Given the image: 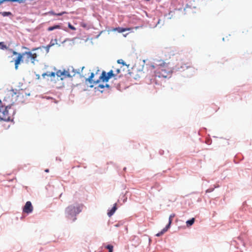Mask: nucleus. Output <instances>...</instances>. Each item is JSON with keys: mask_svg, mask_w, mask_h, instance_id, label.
Instances as JSON below:
<instances>
[{"mask_svg": "<svg viewBox=\"0 0 252 252\" xmlns=\"http://www.w3.org/2000/svg\"><path fill=\"white\" fill-rule=\"evenodd\" d=\"M214 190V188H211L207 189L206 191V193L211 192Z\"/></svg>", "mask_w": 252, "mask_h": 252, "instance_id": "obj_28", "label": "nucleus"}, {"mask_svg": "<svg viewBox=\"0 0 252 252\" xmlns=\"http://www.w3.org/2000/svg\"><path fill=\"white\" fill-rule=\"evenodd\" d=\"M49 170L48 169H45V171L46 172H49Z\"/></svg>", "mask_w": 252, "mask_h": 252, "instance_id": "obj_38", "label": "nucleus"}, {"mask_svg": "<svg viewBox=\"0 0 252 252\" xmlns=\"http://www.w3.org/2000/svg\"><path fill=\"white\" fill-rule=\"evenodd\" d=\"M116 76V74H114L112 70H110L108 73H106L105 71H102L101 75L100 76V79L103 82H107L109 80Z\"/></svg>", "mask_w": 252, "mask_h": 252, "instance_id": "obj_4", "label": "nucleus"}, {"mask_svg": "<svg viewBox=\"0 0 252 252\" xmlns=\"http://www.w3.org/2000/svg\"><path fill=\"white\" fill-rule=\"evenodd\" d=\"M105 248L108 250L109 252H113V246L112 245H107Z\"/></svg>", "mask_w": 252, "mask_h": 252, "instance_id": "obj_22", "label": "nucleus"}, {"mask_svg": "<svg viewBox=\"0 0 252 252\" xmlns=\"http://www.w3.org/2000/svg\"><path fill=\"white\" fill-rule=\"evenodd\" d=\"M19 54V53H17V52H16V51H14L13 52V55H18V54Z\"/></svg>", "mask_w": 252, "mask_h": 252, "instance_id": "obj_33", "label": "nucleus"}, {"mask_svg": "<svg viewBox=\"0 0 252 252\" xmlns=\"http://www.w3.org/2000/svg\"><path fill=\"white\" fill-rule=\"evenodd\" d=\"M169 228H170L169 227V225H166V226L163 229H162V230L160 232H159L158 233H157L156 235V236H157V237L161 236L165 232H166Z\"/></svg>", "mask_w": 252, "mask_h": 252, "instance_id": "obj_10", "label": "nucleus"}, {"mask_svg": "<svg viewBox=\"0 0 252 252\" xmlns=\"http://www.w3.org/2000/svg\"><path fill=\"white\" fill-rule=\"evenodd\" d=\"M222 40H223V41H224V37H223V38H222Z\"/></svg>", "mask_w": 252, "mask_h": 252, "instance_id": "obj_40", "label": "nucleus"}, {"mask_svg": "<svg viewBox=\"0 0 252 252\" xmlns=\"http://www.w3.org/2000/svg\"><path fill=\"white\" fill-rule=\"evenodd\" d=\"M169 228H170L169 227V225H166V226L163 229H162V230L160 232H159L158 233H157L156 235V236H157V237L161 236L165 232H166Z\"/></svg>", "mask_w": 252, "mask_h": 252, "instance_id": "obj_11", "label": "nucleus"}, {"mask_svg": "<svg viewBox=\"0 0 252 252\" xmlns=\"http://www.w3.org/2000/svg\"><path fill=\"white\" fill-rule=\"evenodd\" d=\"M23 54H22L19 53L16 59L15 60V68L16 70L18 69L19 64L21 63V62H23Z\"/></svg>", "mask_w": 252, "mask_h": 252, "instance_id": "obj_7", "label": "nucleus"}, {"mask_svg": "<svg viewBox=\"0 0 252 252\" xmlns=\"http://www.w3.org/2000/svg\"><path fill=\"white\" fill-rule=\"evenodd\" d=\"M104 88L105 87L107 88H110V85L108 84H106L105 85H104Z\"/></svg>", "mask_w": 252, "mask_h": 252, "instance_id": "obj_32", "label": "nucleus"}, {"mask_svg": "<svg viewBox=\"0 0 252 252\" xmlns=\"http://www.w3.org/2000/svg\"><path fill=\"white\" fill-rule=\"evenodd\" d=\"M23 56L26 55H27V58L29 59L31 58V57H32V54L31 52L30 51H29V52H25L24 53H23Z\"/></svg>", "mask_w": 252, "mask_h": 252, "instance_id": "obj_21", "label": "nucleus"}, {"mask_svg": "<svg viewBox=\"0 0 252 252\" xmlns=\"http://www.w3.org/2000/svg\"><path fill=\"white\" fill-rule=\"evenodd\" d=\"M195 221V219L194 218H192L189 220H188L186 221V224L188 227H189L193 225V224L194 223Z\"/></svg>", "mask_w": 252, "mask_h": 252, "instance_id": "obj_15", "label": "nucleus"}, {"mask_svg": "<svg viewBox=\"0 0 252 252\" xmlns=\"http://www.w3.org/2000/svg\"><path fill=\"white\" fill-rule=\"evenodd\" d=\"M66 12L65 11L62 12L58 13H55L53 11H50L46 13H45V15H57V16H62L64 13H66Z\"/></svg>", "mask_w": 252, "mask_h": 252, "instance_id": "obj_13", "label": "nucleus"}, {"mask_svg": "<svg viewBox=\"0 0 252 252\" xmlns=\"http://www.w3.org/2000/svg\"><path fill=\"white\" fill-rule=\"evenodd\" d=\"M33 211V207L31 201H27L23 208V212L28 214L31 213Z\"/></svg>", "mask_w": 252, "mask_h": 252, "instance_id": "obj_6", "label": "nucleus"}, {"mask_svg": "<svg viewBox=\"0 0 252 252\" xmlns=\"http://www.w3.org/2000/svg\"><path fill=\"white\" fill-rule=\"evenodd\" d=\"M94 74L93 72H92V73H91V75L89 77V78L86 79L85 82H86V83L88 82L90 84V85L89 86V87L90 88H93L94 87V85L93 84V82L94 81L93 80V78L94 77Z\"/></svg>", "mask_w": 252, "mask_h": 252, "instance_id": "obj_8", "label": "nucleus"}, {"mask_svg": "<svg viewBox=\"0 0 252 252\" xmlns=\"http://www.w3.org/2000/svg\"><path fill=\"white\" fill-rule=\"evenodd\" d=\"M68 69H70V73L72 74V77L74 76L76 73H80L79 69H75L72 66L68 67Z\"/></svg>", "mask_w": 252, "mask_h": 252, "instance_id": "obj_12", "label": "nucleus"}, {"mask_svg": "<svg viewBox=\"0 0 252 252\" xmlns=\"http://www.w3.org/2000/svg\"><path fill=\"white\" fill-rule=\"evenodd\" d=\"M54 44L53 43V44H50L49 45H48L47 46H42L43 48H45L46 49V51L47 53H48L49 51V49H50V48L53 45H54Z\"/></svg>", "mask_w": 252, "mask_h": 252, "instance_id": "obj_23", "label": "nucleus"}, {"mask_svg": "<svg viewBox=\"0 0 252 252\" xmlns=\"http://www.w3.org/2000/svg\"><path fill=\"white\" fill-rule=\"evenodd\" d=\"M48 74L47 73H44L43 74H42V76L44 77L46 75H47L48 76Z\"/></svg>", "mask_w": 252, "mask_h": 252, "instance_id": "obj_34", "label": "nucleus"}, {"mask_svg": "<svg viewBox=\"0 0 252 252\" xmlns=\"http://www.w3.org/2000/svg\"><path fill=\"white\" fill-rule=\"evenodd\" d=\"M175 216V215L174 214H172L170 215L169 217V221L167 225H169V227L171 226V224L172 221V219Z\"/></svg>", "mask_w": 252, "mask_h": 252, "instance_id": "obj_19", "label": "nucleus"}, {"mask_svg": "<svg viewBox=\"0 0 252 252\" xmlns=\"http://www.w3.org/2000/svg\"><path fill=\"white\" fill-rule=\"evenodd\" d=\"M84 66H83V67H82V70H83V69H84Z\"/></svg>", "mask_w": 252, "mask_h": 252, "instance_id": "obj_42", "label": "nucleus"}, {"mask_svg": "<svg viewBox=\"0 0 252 252\" xmlns=\"http://www.w3.org/2000/svg\"><path fill=\"white\" fill-rule=\"evenodd\" d=\"M0 49L4 50L7 49V46L4 44L3 42H0Z\"/></svg>", "mask_w": 252, "mask_h": 252, "instance_id": "obj_24", "label": "nucleus"}, {"mask_svg": "<svg viewBox=\"0 0 252 252\" xmlns=\"http://www.w3.org/2000/svg\"><path fill=\"white\" fill-rule=\"evenodd\" d=\"M33 55H34V58L35 59L36 58V57H37L36 54L34 53Z\"/></svg>", "mask_w": 252, "mask_h": 252, "instance_id": "obj_35", "label": "nucleus"}, {"mask_svg": "<svg viewBox=\"0 0 252 252\" xmlns=\"http://www.w3.org/2000/svg\"><path fill=\"white\" fill-rule=\"evenodd\" d=\"M120 69H117V70H116V72H117V74L119 73H120Z\"/></svg>", "mask_w": 252, "mask_h": 252, "instance_id": "obj_36", "label": "nucleus"}, {"mask_svg": "<svg viewBox=\"0 0 252 252\" xmlns=\"http://www.w3.org/2000/svg\"><path fill=\"white\" fill-rule=\"evenodd\" d=\"M190 69L191 70V71L194 72V69L193 68H190Z\"/></svg>", "mask_w": 252, "mask_h": 252, "instance_id": "obj_37", "label": "nucleus"}, {"mask_svg": "<svg viewBox=\"0 0 252 252\" xmlns=\"http://www.w3.org/2000/svg\"><path fill=\"white\" fill-rule=\"evenodd\" d=\"M104 88V85L103 84H99L98 85L97 87H96L94 88V90H95V91H99L101 93H103V91L102 90H100V89H103Z\"/></svg>", "mask_w": 252, "mask_h": 252, "instance_id": "obj_17", "label": "nucleus"}, {"mask_svg": "<svg viewBox=\"0 0 252 252\" xmlns=\"http://www.w3.org/2000/svg\"><path fill=\"white\" fill-rule=\"evenodd\" d=\"M4 2H17L19 3H20L19 0H0V5Z\"/></svg>", "mask_w": 252, "mask_h": 252, "instance_id": "obj_18", "label": "nucleus"}, {"mask_svg": "<svg viewBox=\"0 0 252 252\" xmlns=\"http://www.w3.org/2000/svg\"><path fill=\"white\" fill-rule=\"evenodd\" d=\"M56 75L58 77H61L62 80L67 77H72V74L70 73V69H67V70H64L63 71L59 70L56 72Z\"/></svg>", "mask_w": 252, "mask_h": 252, "instance_id": "obj_5", "label": "nucleus"}, {"mask_svg": "<svg viewBox=\"0 0 252 252\" xmlns=\"http://www.w3.org/2000/svg\"><path fill=\"white\" fill-rule=\"evenodd\" d=\"M36 49H37V48H34V49H33L32 50L34 51V50H36Z\"/></svg>", "mask_w": 252, "mask_h": 252, "instance_id": "obj_39", "label": "nucleus"}, {"mask_svg": "<svg viewBox=\"0 0 252 252\" xmlns=\"http://www.w3.org/2000/svg\"><path fill=\"white\" fill-rule=\"evenodd\" d=\"M68 28L70 29H71L72 30H75V28L72 26L70 23H68Z\"/></svg>", "mask_w": 252, "mask_h": 252, "instance_id": "obj_26", "label": "nucleus"}, {"mask_svg": "<svg viewBox=\"0 0 252 252\" xmlns=\"http://www.w3.org/2000/svg\"><path fill=\"white\" fill-rule=\"evenodd\" d=\"M56 74V73L52 72L49 73L48 76H50V77H55Z\"/></svg>", "mask_w": 252, "mask_h": 252, "instance_id": "obj_30", "label": "nucleus"}, {"mask_svg": "<svg viewBox=\"0 0 252 252\" xmlns=\"http://www.w3.org/2000/svg\"><path fill=\"white\" fill-rule=\"evenodd\" d=\"M82 208L83 205L78 203L69 205L65 210V217L72 222L75 221L77 220V215L82 212Z\"/></svg>", "mask_w": 252, "mask_h": 252, "instance_id": "obj_2", "label": "nucleus"}, {"mask_svg": "<svg viewBox=\"0 0 252 252\" xmlns=\"http://www.w3.org/2000/svg\"><path fill=\"white\" fill-rule=\"evenodd\" d=\"M0 14H1L3 17L12 16V13L9 11L0 12Z\"/></svg>", "mask_w": 252, "mask_h": 252, "instance_id": "obj_16", "label": "nucleus"}, {"mask_svg": "<svg viewBox=\"0 0 252 252\" xmlns=\"http://www.w3.org/2000/svg\"><path fill=\"white\" fill-rule=\"evenodd\" d=\"M159 63L158 64H156V65H159L160 66H162L164 65L165 63L163 61H159Z\"/></svg>", "mask_w": 252, "mask_h": 252, "instance_id": "obj_29", "label": "nucleus"}, {"mask_svg": "<svg viewBox=\"0 0 252 252\" xmlns=\"http://www.w3.org/2000/svg\"><path fill=\"white\" fill-rule=\"evenodd\" d=\"M61 28V26L59 25H55L53 26H50L48 28V31H52L56 29H60Z\"/></svg>", "mask_w": 252, "mask_h": 252, "instance_id": "obj_14", "label": "nucleus"}, {"mask_svg": "<svg viewBox=\"0 0 252 252\" xmlns=\"http://www.w3.org/2000/svg\"><path fill=\"white\" fill-rule=\"evenodd\" d=\"M100 81H101V79H100V77L98 79H97V80L96 81H94V82H93V84L94 85V84H98Z\"/></svg>", "mask_w": 252, "mask_h": 252, "instance_id": "obj_27", "label": "nucleus"}, {"mask_svg": "<svg viewBox=\"0 0 252 252\" xmlns=\"http://www.w3.org/2000/svg\"><path fill=\"white\" fill-rule=\"evenodd\" d=\"M11 108V105L0 106V120L4 121H9L10 117L9 114V109Z\"/></svg>", "mask_w": 252, "mask_h": 252, "instance_id": "obj_3", "label": "nucleus"}, {"mask_svg": "<svg viewBox=\"0 0 252 252\" xmlns=\"http://www.w3.org/2000/svg\"><path fill=\"white\" fill-rule=\"evenodd\" d=\"M159 21H160V20H158V24H159Z\"/></svg>", "mask_w": 252, "mask_h": 252, "instance_id": "obj_41", "label": "nucleus"}, {"mask_svg": "<svg viewBox=\"0 0 252 252\" xmlns=\"http://www.w3.org/2000/svg\"><path fill=\"white\" fill-rule=\"evenodd\" d=\"M117 209V203H115L113 207L110 209L108 210L107 215L110 217L115 213Z\"/></svg>", "mask_w": 252, "mask_h": 252, "instance_id": "obj_9", "label": "nucleus"}, {"mask_svg": "<svg viewBox=\"0 0 252 252\" xmlns=\"http://www.w3.org/2000/svg\"><path fill=\"white\" fill-rule=\"evenodd\" d=\"M189 66L187 64H184L182 62L178 63L175 66H173L172 69H168L167 70L165 69H161L159 70H157L155 72L156 77L158 78H169L171 77V73L172 72H176L177 71L184 70L185 69H188Z\"/></svg>", "mask_w": 252, "mask_h": 252, "instance_id": "obj_1", "label": "nucleus"}, {"mask_svg": "<svg viewBox=\"0 0 252 252\" xmlns=\"http://www.w3.org/2000/svg\"><path fill=\"white\" fill-rule=\"evenodd\" d=\"M117 63H121V64H122L123 65H127V66H129V65H127L126 64V63L122 60V59H119L117 61Z\"/></svg>", "mask_w": 252, "mask_h": 252, "instance_id": "obj_25", "label": "nucleus"}, {"mask_svg": "<svg viewBox=\"0 0 252 252\" xmlns=\"http://www.w3.org/2000/svg\"><path fill=\"white\" fill-rule=\"evenodd\" d=\"M116 31H117L119 32L122 33L123 32L127 30H128V29L124 28H120L118 27L117 28H116L115 29Z\"/></svg>", "mask_w": 252, "mask_h": 252, "instance_id": "obj_20", "label": "nucleus"}, {"mask_svg": "<svg viewBox=\"0 0 252 252\" xmlns=\"http://www.w3.org/2000/svg\"><path fill=\"white\" fill-rule=\"evenodd\" d=\"M30 59L31 60L32 63H34L35 61V59L34 58V55H32V56L31 57Z\"/></svg>", "mask_w": 252, "mask_h": 252, "instance_id": "obj_31", "label": "nucleus"}]
</instances>
